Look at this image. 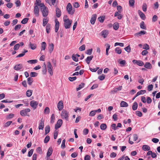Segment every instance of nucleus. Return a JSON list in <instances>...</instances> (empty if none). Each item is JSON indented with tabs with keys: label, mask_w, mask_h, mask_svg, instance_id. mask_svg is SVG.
I'll list each match as a JSON object with an SVG mask.
<instances>
[{
	"label": "nucleus",
	"mask_w": 160,
	"mask_h": 160,
	"mask_svg": "<svg viewBox=\"0 0 160 160\" xmlns=\"http://www.w3.org/2000/svg\"><path fill=\"white\" fill-rule=\"evenodd\" d=\"M61 116L62 119H64L66 121H68L69 113L66 111L63 110L61 112Z\"/></svg>",
	"instance_id": "obj_2"
},
{
	"label": "nucleus",
	"mask_w": 160,
	"mask_h": 160,
	"mask_svg": "<svg viewBox=\"0 0 160 160\" xmlns=\"http://www.w3.org/2000/svg\"><path fill=\"white\" fill-rule=\"evenodd\" d=\"M118 45L122 47H123L124 46V44L123 43L120 42H116L114 44L115 47Z\"/></svg>",
	"instance_id": "obj_51"
},
{
	"label": "nucleus",
	"mask_w": 160,
	"mask_h": 160,
	"mask_svg": "<svg viewBox=\"0 0 160 160\" xmlns=\"http://www.w3.org/2000/svg\"><path fill=\"white\" fill-rule=\"evenodd\" d=\"M143 48L146 50H148L149 49V46L146 43L144 44V47Z\"/></svg>",
	"instance_id": "obj_61"
},
{
	"label": "nucleus",
	"mask_w": 160,
	"mask_h": 160,
	"mask_svg": "<svg viewBox=\"0 0 160 160\" xmlns=\"http://www.w3.org/2000/svg\"><path fill=\"white\" fill-rule=\"evenodd\" d=\"M96 18L97 15L96 14H95L92 15L90 20V22L91 24L93 25L95 23Z\"/></svg>",
	"instance_id": "obj_15"
},
{
	"label": "nucleus",
	"mask_w": 160,
	"mask_h": 160,
	"mask_svg": "<svg viewBox=\"0 0 160 160\" xmlns=\"http://www.w3.org/2000/svg\"><path fill=\"white\" fill-rule=\"evenodd\" d=\"M96 113L95 110H92L91 111L89 114V116L91 117L94 116Z\"/></svg>",
	"instance_id": "obj_47"
},
{
	"label": "nucleus",
	"mask_w": 160,
	"mask_h": 160,
	"mask_svg": "<svg viewBox=\"0 0 160 160\" xmlns=\"http://www.w3.org/2000/svg\"><path fill=\"white\" fill-rule=\"evenodd\" d=\"M142 149L144 151H149L150 149V147L148 145H144L142 146Z\"/></svg>",
	"instance_id": "obj_21"
},
{
	"label": "nucleus",
	"mask_w": 160,
	"mask_h": 160,
	"mask_svg": "<svg viewBox=\"0 0 160 160\" xmlns=\"http://www.w3.org/2000/svg\"><path fill=\"white\" fill-rule=\"evenodd\" d=\"M31 110L29 108H26L21 110L20 112V115L22 116H29L27 115L28 112H30Z\"/></svg>",
	"instance_id": "obj_5"
},
{
	"label": "nucleus",
	"mask_w": 160,
	"mask_h": 160,
	"mask_svg": "<svg viewBox=\"0 0 160 160\" xmlns=\"http://www.w3.org/2000/svg\"><path fill=\"white\" fill-rule=\"evenodd\" d=\"M72 21L69 19L64 20V26L66 29H68L70 28L72 23Z\"/></svg>",
	"instance_id": "obj_3"
},
{
	"label": "nucleus",
	"mask_w": 160,
	"mask_h": 160,
	"mask_svg": "<svg viewBox=\"0 0 160 160\" xmlns=\"http://www.w3.org/2000/svg\"><path fill=\"white\" fill-rule=\"evenodd\" d=\"M32 90H28L26 92V95L28 97H30L32 94Z\"/></svg>",
	"instance_id": "obj_35"
},
{
	"label": "nucleus",
	"mask_w": 160,
	"mask_h": 160,
	"mask_svg": "<svg viewBox=\"0 0 160 160\" xmlns=\"http://www.w3.org/2000/svg\"><path fill=\"white\" fill-rule=\"evenodd\" d=\"M153 88V86L152 84L149 85L148 86V90L149 91L152 90Z\"/></svg>",
	"instance_id": "obj_63"
},
{
	"label": "nucleus",
	"mask_w": 160,
	"mask_h": 160,
	"mask_svg": "<svg viewBox=\"0 0 160 160\" xmlns=\"http://www.w3.org/2000/svg\"><path fill=\"white\" fill-rule=\"evenodd\" d=\"M128 104L124 101H121L120 103V106L121 107H128Z\"/></svg>",
	"instance_id": "obj_25"
},
{
	"label": "nucleus",
	"mask_w": 160,
	"mask_h": 160,
	"mask_svg": "<svg viewBox=\"0 0 160 160\" xmlns=\"http://www.w3.org/2000/svg\"><path fill=\"white\" fill-rule=\"evenodd\" d=\"M138 13L140 15L141 18L143 20H144L146 18V17L144 14L140 10H138Z\"/></svg>",
	"instance_id": "obj_19"
},
{
	"label": "nucleus",
	"mask_w": 160,
	"mask_h": 160,
	"mask_svg": "<svg viewBox=\"0 0 160 160\" xmlns=\"http://www.w3.org/2000/svg\"><path fill=\"white\" fill-rule=\"evenodd\" d=\"M21 27V26L20 24H18L16 25L15 28H14V29L16 31L20 29Z\"/></svg>",
	"instance_id": "obj_56"
},
{
	"label": "nucleus",
	"mask_w": 160,
	"mask_h": 160,
	"mask_svg": "<svg viewBox=\"0 0 160 160\" xmlns=\"http://www.w3.org/2000/svg\"><path fill=\"white\" fill-rule=\"evenodd\" d=\"M38 104V102L34 100H32L30 102V106L34 109H35L37 108Z\"/></svg>",
	"instance_id": "obj_6"
},
{
	"label": "nucleus",
	"mask_w": 160,
	"mask_h": 160,
	"mask_svg": "<svg viewBox=\"0 0 160 160\" xmlns=\"http://www.w3.org/2000/svg\"><path fill=\"white\" fill-rule=\"evenodd\" d=\"M50 109L48 107H46L45 108L44 110V113L45 114H48L50 112Z\"/></svg>",
	"instance_id": "obj_40"
},
{
	"label": "nucleus",
	"mask_w": 160,
	"mask_h": 160,
	"mask_svg": "<svg viewBox=\"0 0 160 160\" xmlns=\"http://www.w3.org/2000/svg\"><path fill=\"white\" fill-rule=\"evenodd\" d=\"M146 92L145 90H141L138 92L136 94V96H138L141 95L143 94Z\"/></svg>",
	"instance_id": "obj_30"
},
{
	"label": "nucleus",
	"mask_w": 160,
	"mask_h": 160,
	"mask_svg": "<svg viewBox=\"0 0 160 160\" xmlns=\"http://www.w3.org/2000/svg\"><path fill=\"white\" fill-rule=\"evenodd\" d=\"M140 28L144 29H146V28L145 27L144 22L142 21L140 23Z\"/></svg>",
	"instance_id": "obj_41"
},
{
	"label": "nucleus",
	"mask_w": 160,
	"mask_h": 160,
	"mask_svg": "<svg viewBox=\"0 0 160 160\" xmlns=\"http://www.w3.org/2000/svg\"><path fill=\"white\" fill-rule=\"evenodd\" d=\"M47 68L48 70L52 69V67L50 62H48Z\"/></svg>",
	"instance_id": "obj_46"
},
{
	"label": "nucleus",
	"mask_w": 160,
	"mask_h": 160,
	"mask_svg": "<svg viewBox=\"0 0 160 160\" xmlns=\"http://www.w3.org/2000/svg\"><path fill=\"white\" fill-rule=\"evenodd\" d=\"M62 123V119H59L57 123L56 124L55 127V128L56 129H58L60 128L61 126Z\"/></svg>",
	"instance_id": "obj_8"
},
{
	"label": "nucleus",
	"mask_w": 160,
	"mask_h": 160,
	"mask_svg": "<svg viewBox=\"0 0 160 160\" xmlns=\"http://www.w3.org/2000/svg\"><path fill=\"white\" fill-rule=\"evenodd\" d=\"M57 107L59 111H61L62 109L63 108V104L62 101H59Z\"/></svg>",
	"instance_id": "obj_10"
},
{
	"label": "nucleus",
	"mask_w": 160,
	"mask_h": 160,
	"mask_svg": "<svg viewBox=\"0 0 160 160\" xmlns=\"http://www.w3.org/2000/svg\"><path fill=\"white\" fill-rule=\"evenodd\" d=\"M37 62L38 60L36 59L29 60L27 61L28 63L32 64L36 63H37Z\"/></svg>",
	"instance_id": "obj_38"
},
{
	"label": "nucleus",
	"mask_w": 160,
	"mask_h": 160,
	"mask_svg": "<svg viewBox=\"0 0 160 160\" xmlns=\"http://www.w3.org/2000/svg\"><path fill=\"white\" fill-rule=\"evenodd\" d=\"M46 44L45 42H42L41 43V50H44L46 48Z\"/></svg>",
	"instance_id": "obj_36"
},
{
	"label": "nucleus",
	"mask_w": 160,
	"mask_h": 160,
	"mask_svg": "<svg viewBox=\"0 0 160 160\" xmlns=\"http://www.w3.org/2000/svg\"><path fill=\"white\" fill-rule=\"evenodd\" d=\"M93 58V56H88L86 59L85 61L88 64H89L90 63V61Z\"/></svg>",
	"instance_id": "obj_24"
},
{
	"label": "nucleus",
	"mask_w": 160,
	"mask_h": 160,
	"mask_svg": "<svg viewBox=\"0 0 160 160\" xmlns=\"http://www.w3.org/2000/svg\"><path fill=\"white\" fill-rule=\"evenodd\" d=\"M148 104L151 103L152 100L151 98L149 97H147L146 100Z\"/></svg>",
	"instance_id": "obj_57"
},
{
	"label": "nucleus",
	"mask_w": 160,
	"mask_h": 160,
	"mask_svg": "<svg viewBox=\"0 0 160 160\" xmlns=\"http://www.w3.org/2000/svg\"><path fill=\"white\" fill-rule=\"evenodd\" d=\"M29 47L32 50L35 49L37 47V46L35 44H32L31 42H29Z\"/></svg>",
	"instance_id": "obj_26"
},
{
	"label": "nucleus",
	"mask_w": 160,
	"mask_h": 160,
	"mask_svg": "<svg viewBox=\"0 0 160 160\" xmlns=\"http://www.w3.org/2000/svg\"><path fill=\"white\" fill-rule=\"evenodd\" d=\"M142 8L144 12H146L147 10V5L146 3H144L142 6Z\"/></svg>",
	"instance_id": "obj_42"
},
{
	"label": "nucleus",
	"mask_w": 160,
	"mask_h": 160,
	"mask_svg": "<svg viewBox=\"0 0 160 160\" xmlns=\"http://www.w3.org/2000/svg\"><path fill=\"white\" fill-rule=\"evenodd\" d=\"M33 82V79L31 77H29L27 78V82L28 84L31 85Z\"/></svg>",
	"instance_id": "obj_28"
},
{
	"label": "nucleus",
	"mask_w": 160,
	"mask_h": 160,
	"mask_svg": "<svg viewBox=\"0 0 160 160\" xmlns=\"http://www.w3.org/2000/svg\"><path fill=\"white\" fill-rule=\"evenodd\" d=\"M134 0H129V4L131 7H132L134 5Z\"/></svg>",
	"instance_id": "obj_48"
},
{
	"label": "nucleus",
	"mask_w": 160,
	"mask_h": 160,
	"mask_svg": "<svg viewBox=\"0 0 160 160\" xmlns=\"http://www.w3.org/2000/svg\"><path fill=\"white\" fill-rule=\"evenodd\" d=\"M102 35L104 38H105L108 36V31L106 30H103L101 32Z\"/></svg>",
	"instance_id": "obj_18"
},
{
	"label": "nucleus",
	"mask_w": 160,
	"mask_h": 160,
	"mask_svg": "<svg viewBox=\"0 0 160 160\" xmlns=\"http://www.w3.org/2000/svg\"><path fill=\"white\" fill-rule=\"evenodd\" d=\"M85 49V46L84 44L82 45V46H80L79 48V50L80 51H84Z\"/></svg>",
	"instance_id": "obj_45"
},
{
	"label": "nucleus",
	"mask_w": 160,
	"mask_h": 160,
	"mask_svg": "<svg viewBox=\"0 0 160 160\" xmlns=\"http://www.w3.org/2000/svg\"><path fill=\"white\" fill-rule=\"evenodd\" d=\"M99 21L101 22H103L105 19V17L103 16H101L98 18Z\"/></svg>",
	"instance_id": "obj_49"
},
{
	"label": "nucleus",
	"mask_w": 160,
	"mask_h": 160,
	"mask_svg": "<svg viewBox=\"0 0 160 160\" xmlns=\"http://www.w3.org/2000/svg\"><path fill=\"white\" fill-rule=\"evenodd\" d=\"M40 9L42 11L43 16L45 17H46L48 15V8L44 5V6H43L42 8H40Z\"/></svg>",
	"instance_id": "obj_4"
},
{
	"label": "nucleus",
	"mask_w": 160,
	"mask_h": 160,
	"mask_svg": "<svg viewBox=\"0 0 160 160\" xmlns=\"http://www.w3.org/2000/svg\"><path fill=\"white\" fill-rule=\"evenodd\" d=\"M33 152V149H31L28 152V156L30 157L32 155Z\"/></svg>",
	"instance_id": "obj_55"
},
{
	"label": "nucleus",
	"mask_w": 160,
	"mask_h": 160,
	"mask_svg": "<svg viewBox=\"0 0 160 160\" xmlns=\"http://www.w3.org/2000/svg\"><path fill=\"white\" fill-rule=\"evenodd\" d=\"M72 60L75 62H78V58L76 57L74 54H73L72 56Z\"/></svg>",
	"instance_id": "obj_54"
},
{
	"label": "nucleus",
	"mask_w": 160,
	"mask_h": 160,
	"mask_svg": "<svg viewBox=\"0 0 160 160\" xmlns=\"http://www.w3.org/2000/svg\"><path fill=\"white\" fill-rule=\"evenodd\" d=\"M146 33V32L144 31H141L138 33H135V36H141L142 35H144Z\"/></svg>",
	"instance_id": "obj_22"
},
{
	"label": "nucleus",
	"mask_w": 160,
	"mask_h": 160,
	"mask_svg": "<svg viewBox=\"0 0 160 160\" xmlns=\"http://www.w3.org/2000/svg\"><path fill=\"white\" fill-rule=\"evenodd\" d=\"M44 126V120L42 118L41 119L39 123L38 129L39 130H42Z\"/></svg>",
	"instance_id": "obj_11"
},
{
	"label": "nucleus",
	"mask_w": 160,
	"mask_h": 160,
	"mask_svg": "<svg viewBox=\"0 0 160 160\" xmlns=\"http://www.w3.org/2000/svg\"><path fill=\"white\" fill-rule=\"evenodd\" d=\"M135 112L136 114L138 116L141 117L142 116V114L141 112L138 111H137Z\"/></svg>",
	"instance_id": "obj_59"
},
{
	"label": "nucleus",
	"mask_w": 160,
	"mask_h": 160,
	"mask_svg": "<svg viewBox=\"0 0 160 160\" xmlns=\"http://www.w3.org/2000/svg\"><path fill=\"white\" fill-rule=\"evenodd\" d=\"M85 85V84L84 83H81L80 84L79 86L77 88H76V90L77 91H78L81 89L82 88H83Z\"/></svg>",
	"instance_id": "obj_33"
},
{
	"label": "nucleus",
	"mask_w": 160,
	"mask_h": 160,
	"mask_svg": "<svg viewBox=\"0 0 160 160\" xmlns=\"http://www.w3.org/2000/svg\"><path fill=\"white\" fill-rule=\"evenodd\" d=\"M92 49H88L86 51V53L88 55H90L92 52Z\"/></svg>",
	"instance_id": "obj_53"
},
{
	"label": "nucleus",
	"mask_w": 160,
	"mask_h": 160,
	"mask_svg": "<svg viewBox=\"0 0 160 160\" xmlns=\"http://www.w3.org/2000/svg\"><path fill=\"white\" fill-rule=\"evenodd\" d=\"M144 67L147 69H150L152 68L151 64L149 62H146L144 65Z\"/></svg>",
	"instance_id": "obj_17"
},
{
	"label": "nucleus",
	"mask_w": 160,
	"mask_h": 160,
	"mask_svg": "<svg viewBox=\"0 0 160 160\" xmlns=\"http://www.w3.org/2000/svg\"><path fill=\"white\" fill-rule=\"evenodd\" d=\"M132 62L134 64H137V65L142 66L144 64L143 62L141 60H133L132 61Z\"/></svg>",
	"instance_id": "obj_7"
},
{
	"label": "nucleus",
	"mask_w": 160,
	"mask_h": 160,
	"mask_svg": "<svg viewBox=\"0 0 160 160\" xmlns=\"http://www.w3.org/2000/svg\"><path fill=\"white\" fill-rule=\"evenodd\" d=\"M19 44L18 43L17 44L14 46L13 49L14 50H17L19 49Z\"/></svg>",
	"instance_id": "obj_60"
},
{
	"label": "nucleus",
	"mask_w": 160,
	"mask_h": 160,
	"mask_svg": "<svg viewBox=\"0 0 160 160\" xmlns=\"http://www.w3.org/2000/svg\"><path fill=\"white\" fill-rule=\"evenodd\" d=\"M38 75V73L35 72H31L30 73V76L31 77H35Z\"/></svg>",
	"instance_id": "obj_50"
},
{
	"label": "nucleus",
	"mask_w": 160,
	"mask_h": 160,
	"mask_svg": "<svg viewBox=\"0 0 160 160\" xmlns=\"http://www.w3.org/2000/svg\"><path fill=\"white\" fill-rule=\"evenodd\" d=\"M115 51L118 54H120L122 52V50L119 47L116 48L115 49Z\"/></svg>",
	"instance_id": "obj_34"
},
{
	"label": "nucleus",
	"mask_w": 160,
	"mask_h": 160,
	"mask_svg": "<svg viewBox=\"0 0 160 160\" xmlns=\"http://www.w3.org/2000/svg\"><path fill=\"white\" fill-rule=\"evenodd\" d=\"M48 21V20L47 18H44L43 20V26H45L47 24Z\"/></svg>",
	"instance_id": "obj_39"
},
{
	"label": "nucleus",
	"mask_w": 160,
	"mask_h": 160,
	"mask_svg": "<svg viewBox=\"0 0 160 160\" xmlns=\"http://www.w3.org/2000/svg\"><path fill=\"white\" fill-rule=\"evenodd\" d=\"M56 16L57 18H59L61 15V11L58 7L56 8Z\"/></svg>",
	"instance_id": "obj_14"
},
{
	"label": "nucleus",
	"mask_w": 160,
	"mask_h": 160,
	"mask_svg": "<svg viewBox=\"0 0 160 160\" xmlns=\"http://www.w3.org/2000/svg\"><path fill=\"white\" fill-rule=\"evenodd\" d=\"M113 27L114 30H118L119 27V23L118 22L114 23Z\"/></svg>",
	"instance_id": "obj_31"
},
{
	"label": "nucleus",
	"mask_w": 160,
	"mask_h": 160,
	"mask_svg": "<svg viewBox=\"0 0 160 160\" xmlns=\"http://www.w3.org/2000/svg\"><path fill=\"white\" fill-rule=\"evenodd\" d=\"M50 140V137L49 136L47 135L46 136V137L45 138L44 142L45 143H47L49 140Z\"/></svg>",
	"instance_id": "obj_43"
},
{
	"label": "nucleus",
	"mask_w": 160,
	"mask_h": 160,
	"mask_svg": "<svg viewBox=\"0 0 160 160\" xmlns=\"http://www.w3.org/2000/svg\"><path fill=\"white\" fill-rule=\"evenodd\" d=\"M66 10L68 13L71 15L73 14L75 12L74 9H72V5L70 3H68L67 5Z\"/></svg>",
	"instance_id": "obj_1"
},
{
	"label": "nucleus",
	"mask_w": 160,
	"mask_h": 160,
	"mask_svg": "<svg viewBox=\"0 0 160 160\" xmlns=\"http://www.w3.org/2000/svg\"><path fill=\"white\" fill-rule=\"evenodd\" d=\"M125 50L128 52H129L131 51V48L129 46H128L124 48Z\"/></svg>",
	"instance_id": "obj_58"
},
{
	"label": "nucleus",
	"mask_w": 160,
	"mask_h": 160,
	"mask_svg": "<svg viewBox=\"0 0 160 160\" xmlns=\"http://www.w3.org/2000/svg\"><path fill=\"white\" fill-rule=\"evenodd\" d=\"M23 67L22 65V64H18L16 65L14 67L15 70L18 71L21 70Z\"/></svg>",
	"instance_id": "obj_16"
},
{
	"label": "nucleus",
	"mask_w": 160,
	"mask_h": 160,
	"mask_svg": "<svg viewBox=\"0 0 160 160\" xmlns=\"http://www.w3.org/2000/svg\"><path fill=\"white\" fill-rule=\"evenodd\" d=\"M52 147H50L48 149L47 155L48 157H50L52 154Z\"/></svg>",
	"instance_id": "obj_20"
},
{
	"label": "nucleus",
	"mask_w": 160,
	"mask_h": 160,
	"mask_svg": "<svg viewBox=\"0 0 160 160\" xmlns=\"http://www.w3.org/2000/svg\"><path fill=\"white\" fill-rule=\"evenodd\" d=\"M15 4L17 7H19L21 4L20 1L19 0H17L15 2Z\"/></svg>",
	"instance_id": "obj_52"
},
{
	"label": "nucleus",
	"mask_w": 160,
	"mask_h": 160,
	"mask_svg": "<svg viewBox=\"0 0 160 160\" xmlns=\"http://www.w3.org/2000/svg\"><path fill=\"white\" fill-rule=\"evenodd\" d=\"M100 128L101 130H105L107 128V126L106 124L102 123L101 125Z\"/></svg>",
	"instance_id": "obj_37"
},
{
	"label": "nucleus",
	"mask_w": 160,
	"mask_h": 160,
	"mask_svg": "<svg viewBox=\"0 0 160 160\" xmlns=\"http://www.w3.org/2000/svg\"><path fill=\"white\" fill-rule=\"evenodd\" d=\"M54 48V44L52 43H51L49 44L48 48L49 51L50 53H51L53 51Z\"/></svg>",
	"instance_id": "obj_23"
},
{
	"label": "nucleus",
	"mask_w": 160,
	"mask_h": 160,
	"mask_svg": "<svg viewBox=\"0 0 160 160\" xmlns=\"http://www.w3.org/2000/svg\"><path fill=\"white\" fill-rule=\"evenodd\" d=\"M51 28V25L50 24L48 23L46 26V30L47 32L49 33L50 32Z\"/></svg>",
	"instance_id": "obj_32"
},
{
	"label": "nucleus",
	"mask_w": 160,
	"mask_h": 160,
	"mask_svg": "<svg viewBox=\"0 0 160 160\" xmlns=\"http://www.w3.org/2000/svg\"><path fill=\"white\" fill-rule=\"evenodd\" d=\"M138 106V103L136 102H134L132 107V109L134 111L136 110Z\"/></svg>",
	"instance_id": "obj_29"
},
{
	"label": "nucleus",
	"mask_w": 160,
	"mask_h": 160,
	"mask_svg": "<svg viewBox=\"0 0 160 160\" xmlns=\"http://www.w3.org/2000/svg\"><path fill=\"white\" fill-rule=\"evenodd\" d=\"M50 130V127L49 125L45 127V135H46L48 133Z\"/></svg>",
	"instance_id": "obj_27"
},
{
	"label": "nucleus",
	"mask_w": 160,
	"mask_h": 160,
	"mask_svg": "<svg viewBox=\"0 0 160 160\" xmlns=\"http://www.w3.org/2000/svg\"><path fill=\"white\" fill-rule=\"evenodd\" d=\"M55 31L56 32H57L59 28V22L58 21L57 19H56L55 21Z\"/></svg>",
	"instance_id": "obj_13"
},
{
	"label": "nucleus",
	"mask_w": 160,
	"mask_h": 160,
	"mask_svg": "<svg viewBox=\"0 0 160 160\" xmlns=\"http://www.w3.org/2000/svg\"><path fill=\"white\" fill-rule=\"evenodd\" d=\"M36 151L37 152L39 153L40 154L42 153V149L40 147H38L36 149Z\"/></svg>",
	"instance_id": "obj_64"
},
{
	"label": "nucleus",
	"mask_w": 160,
	"mask_h": 160,
	"mask_svg": "<svg viewBox=\"0 0 160 160\" xmlns=\"http://www.w3.org/2000/svg\"><path fill=\"white\" fill-rule=\"evenodd\" d=\"M34 12L36 16L38 17L39 16V8L38 7H37V6H35L34 7Z\"/></svg>",
	"instance_id": "obj_12"
},
{
	"label": "nucleus",
	"mask_w": 160,
	"mask_h": 160,
	"mask_svg": "<svg viewBox=\"0 0 160 160\" xmlns=\"http://www.w3.org/2000/svg\"><path fill=\"white\" fill-rule=\"evenodd\" d=\"M35 6H37V7L38 6H40V8L44 6V4L43 3H41V0H36V2L35 3Z\"/></svg>",
	"instance_id": "obj_9"
},
{
	"label": "nucleus",
	"mask_w": 160,
	"mask_h": 160,
	"mask_svg": "<svg viewBox=\"0 0 160 160\" xmlns=\"http://www.w3.org/2000/svg\"><path fill=\"white\" fill-rule=\"evenodd\" d=\"M28 20V18H24L21 22V23L23 24H26Z\"/></svg>",
	"instance_id": "obj_44"
},
{
	"label": "nucleus",
	"mask_w": 160,
	"mask_h": 160,
	"mask_svg": "<svg viewBox=\"0 0 160 160\" xmlns=\"http://www.w3.org/2000/svg\"><path fill=\"white\" fill-rule=\"evenodd\" d=\"M133 140L134 141H136L138 138V136L136 134H133Z\"/></svg>",
	"instance_id": "obj_62"
}]
</instances>
